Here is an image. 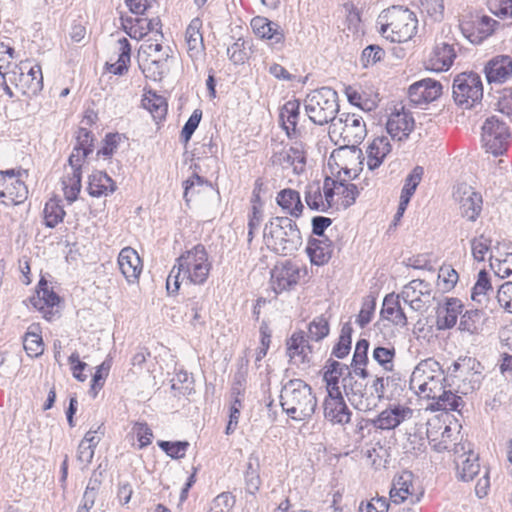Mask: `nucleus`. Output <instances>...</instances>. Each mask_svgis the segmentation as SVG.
Here are the masks:
<instances>
[{
    "label": "nucleus",
    "mask_w": 512,
    "mask_h": 512,
    "mask_svg": "<svg viewBox=\"0 0 512 512\" xmlns=\"http://www.w3.org/2000/svg\"><path fill=\"white\" fill-rule=\"evenodd\" d=\"M331 138L339 136L342 145L333 151L332 157H351L363 163L364 157L359 145L367 135L366 123L362 116L355 113H342L338 119L329 126Z\"/></svg>",
    "instance_id": "nucleus-1"
},
{
    "label": "nucleus",
    "mask_w": 512,
    "mask_h": 512,
    "mask_svg": "<svg viewBox=\"0 0 512 512\" xmlns=\"http://www.w3.org/2000/svg\"><path fill=\"white\" fill-rule=\"evenodd\" d=\"M280 404L291 419L307 421L315 413L317 399L309 384L302 379H291L282 387Z\"/></svg>",
    "instance_id": "nucleus-2"
},
{
    "label": "nucleus",
    "mask_w": 512,
    "mask_h": 512,
    "mask_svg": "<svg viewBox=\"0 0 512 512\" xmlns=\"http://www.w3.org/2000/svg\"><path fill=\"white\" fill-rule=\"evenodd\" d=\"M77 143L68 158V164L71 173H68L62 179L65 199L73 203L81 191L82 165L85 159L93 152V134L86 128H79L77 133Z\"/></svg>",
    "instance_id": "nucleus-3"
},
{
    "label": "nucleus",
    "mask_w": 512,
    "mask_h": 512,
    "mask_svg": "<svg viewBox=\"0 0 512 512\" xmlns=\"http://www.w3.org/2000/svg\"><path fill=\"white\" fill-rule=\"evenodd\" d=\"M380 33L391 42H406L417 32L416 14L400 5L383 10L377 19Z\"/></svg>",
    "instance_id": "nucleus-4"
},
{
    "label": "nucleus",
    "mask_w": 512,
    "mask_h": 512,
    "mask_svg": "<svg viewBox=\"0 0 512 512\" xmlns=\"http://www.w3.org/2000/svg\"><path fill=\"white\" fill-rule=\"evenodd\" d=\"M264 238L280 255H291L302 245L297 224L289 217H275L265 225Z\"/></svg>",
    "instance_id": "nucleus-5"
},
{
    "label": "nucleus",
    "mask_w": 512,
    "mask_h": 512,
    "mask_svg": "<svg viewBox=\"0 0 512 512\" xmlns=\"http://www.w3.org/2000/svg\"><path fill=\"white\" fill-rule=\"evenodd\" d=\"M304 108L306 115L315 125L331 124L339 112L338 94L330 87L315 89L307 94Z\"/></svg>",
    "instance_id": "nucleus-6"
},
{
    "label": "nucleus",
    "mask_w": 512,
    "mask_h": 512,
    "mask_svg": "<svg viewBox=\"0 0 512 512\" xmlns=\"http://www.w3.org/2000/svg\"><path fill=\"white\" fill-rule=\"evenodd\" d=\"M410 385L428 399H434L443 388L451 386L439 362L432 358L418 363L412 372Z\"/></svg>",
    "instance_id": "nucleus-7"
},
{
    "label": "nucleus",
    "mask_w": 512,
    "mask_h": 512,
    "mask_svg": "<svg viewBox=\"0 0 512 512\" xmlns=\"http://www.w3.org/2000/svg\"><path fill=\"white\" fill-rule=\"evenodd\" d=\"M176 266L183 273L182 279L196 285L206 282L212 268L206 248L202 244H197L182 253L176 259Z\"/></svg>",
    "instance_id": "nucleus-8"
},
{
    "label": "nucleus",
    "mask_w": 512,
    "mask_h": 512,
    "mask_svg": "<svg viewBox=\"0 0 512 512\" xmlns=\"http://www.w3.org/2000/svg\"><path fill=\"white\" fill-rule=\"evenodd\" d=\"M452 97L464 109H470L479 103L483 98L481 76L473 71L457 74L452 84Z\"/></svg>",
    "instance_id": "nucleus-9"
},
{
    "label": "nucleus",
    "mask_w": 512,
    "mask_h": 512,
    "mask_svg": "<svg viewBox=\"0 0 512 512\" xmlns=\"http://www.w3.org/2000/svg\"><path fill=\"white\" fill-rule=\"evenodd\" d=\"M511 133L505 122L497 116L488 117L482 125L481 139L487 153L499 156L506 152Z\"/></svg>",
    "instance_id": "nucleus-10"
},
{
    "label": "nucleus",
    "mask_w": 512,
    "mask_h": 512,
    "mask_svg": "<svg viewBox=\"0 0 512 512\" xmlns=\"http://www.w3.org/2000/svg\"><path fill=\"white\" fill-rule=\"evenodd\" d=\"M414 475L410 471H403L396 475L392 482L390 490V501L393 504L399 505L405 502L408 504H417L424 492L423 490H417L413 484Z\"/></svg>",
    "instance_id": "nucleus-11"
},
{
    "label": "nucleus",
    "mask_w": 512,
    "mask_h": 512,
    "mask_svg": "<svg viewBox=\"0 0 512 512\" xmlns=\"http://www.w3.org/2000/svg\"><path fill=\"white\" fill-rule=\"evenodd\" d=\"M399 296L414 311H425L433 300L432 286L425 280L414 279L403 287Z\"/></svg>",
    "instance_id": "nucleus-12"
},
{
    "label": "nucleus",
    "mask_w": 512,
    "mask_h": 512,
    "mask_svg": "<svg viewBox=\"0 0 512 512\" xmlns=\"http://www.w3.org/2000/svg\"><path fill=\"white\" fill-rule=\"evenodd\" d=\"M289 362L297 367H309L312 363L313 346L303 330L295 331L286 341Z\"/></svg>",
    "instance_id": "nucleus-13"
},
{
    "label": "nucleus",
    "mask_w": 512,
    "mask_h": 512,
    "mask_svg": "<svg viewBox=\"0 0 512 512\" xmlns=\"http://www.w3.org/2000/svg\"><path fill=\"white\" fill-rule=\"evenodd\" d=\"M251 28L260 39L267 40L274 50H281L285 43V34L282 27L266 17L256 16L251 20Z\"/></svg>",
    "instance_id": "nucleus-14"
},
{
    "label": "nucleus",
    "mask_w": 512,
    "mask_h": 512,
    "mask_svg": "<svg viewBox=\"0 0 512 512\" xmlns=\"http://www.w3.org/2000/svg\"><path fill=\"white\" fill-rule=\"evenodd\" d=\"M270 162L272 165L281 166L283 169L292 168L295 174L302 173L306 165V153L303 143L295 142L288 149L283 148L280 151H274Z\"/></svg>",
    "instance_id": "nucleus-15"
},
{
    "label": "nucleus",
    "mask_w": 512,
    "mask_h": 512,
    "mask_svg": "<svg viewBox=\"0 0 512 512\" xmlns=\"http://www.w3.org/2000/svg\"><path fill=\"white\" fill-rule=\"evenodd\" d=\"M464 305L462 301L454 297H446L438 304L436 309V327L438 330L453 328L462 314Z\"/></svg>",
    "instance_id": "nucleus-16"
},
{
    "label": "nucleus",
    "mask_w": 512,
    "mask_h": 512,
    "mask_svg": "<svg viewBox=\"0 0 512 512\" xmlns=\"http://www.w3.org/2000/svg\"><path fill=\"white\" fill-rule=\"evenodd\" d=\"M169 51L170 48L167 47L164 49L157 38H155L154 41L151 39L146 40L139 49V57H146L144 63L140 64V68L143 72L147 70L150 71L152 66H155L156 69H160L168 60Z\"/></svg>",
    "instance_id": "nucleus-17"
},
{
    "label": "nucleus",
    "mask_w": 512,
    "mask_h": 512,
    "mask_svg": "<svg viewBox=\"0 0 512 512\" xmlns=\"http://www.w3.org/2000/svg\"><path fill=\"white\" fill-rule=\"evenodd\" d=\"M367 381L358 380L353 377V373L345 377L342 381L344 393L351 405L359 411H369V402H367Z\"/></svg>",
    "instance_id": "nucleus-18"
},
{
    "label": "nucleus",
    "mask_w": 512,
    "mask_h": 512,
    "mask_svg": "<svg viewBox=\"0 0 512 512\" xmlns=\"http://www.w3.org/2000/svg\"><path fill=\"white\" fill-rule=\"evenodd\" d=\"M442 93L440 82L427 78L413 83L408 89V96L412 103L422 105L436 100Z\"/></svg>",
    "instance_id": "nucleus-19"
},
{
    "label": "nucleus",
    "mask_w": 512,
    "mask_h": 512,
    "mask_svg": "<svg viewBox=\"0 0 512 512\" xmlns=\"http://www.w3.org/2000/svg\"><path fill=\"white\" fill-rule=\"evenodd\" d=\"M300 280V269L291 261H286L272 271V288L276 294L295 287Z\"/></svg>",
    "instance_id": "nucleus-20"
},
{
    "label": "nucleus",
    "mask_w": 512,
    "mask_h": 512,
    "mask_svg": "<svg viewBox=\"0 0 512 512\" xmlns=\"http://www.w3.org/2000/svg\"><path fill=\"white\" fill-rule=\"evenodd\" d=\"M484 73L489 84H503L512 78V58L508 55H497L488 60Z\"/></svg>",
    "instance_id": "nucleus-21"
},
{
    "label": "nucleus",
    "mask_w": 512,
    "mask_h": 512,
    "mask_svg": "<svg viewBox=\"0 0 512 512\" xmlns=\"http://www.w3.org/2000/svg\"><path fill=\"white\" fill-rule=\"evenodd\" d=\"M426 435L430 445H432L435 451L443 452L449 449L452 429L439 418L428 420Z\"/></svg>",
    "instance_id": "nucleus-22"
},
{
    "label": "nucleus",
    "mask_w": 512,
    "mask_h": 512,
    "mask_svg": "<svg viewBox=\"0 0 512 512\" xmlns=\"http://www.w3.org/2000/svg\"><path fill=\"white\" fill-rule=\"evenodd\" d=\"M456 58V51L453 44L446 42L437 43L428 61L427 69L442 72L447 71Z\"/></svg>",
    "instance_id": "nucleus-23"
},
{
    "label": "nucleus",
    "mask_w": 512,
    "mask_h": 512,
    "mask_svg": "<svg viewBox=\"0 0 512 512\" xmlns=\"http://www.w3.org/2000/svg\"><path fill=\"white\" fill-rule=\"evenodd\" d=\"M414 124V119L410 113L404 110L397 111L389 116L386 129L392 139L403 141L413 130Z\"/></svg>",
    "instance_id": "nucleus-24"
},
{
    "label": "nucleus",
    "mask_w": 512,
    "mask_h": 512,
    "mask_svg": "<svg viewBox=\"0 0 512 512\" xmlns=\"http://www.w3.org/2000/svg\"><path fill=\"white\" fill-rule=\"evenodd\" d=\"M202 20L199 17L193 18L185 31L187 52L192 60H198L205 54V45L201 32Z\"/></svg>",
    "instance_id": "nucleus-25"
},
{
    "label": "nucleus",
    "mask_w": 512,
    "mask_h": 512,
    "mask_svg": "<svg viewBox=\"0 0 512 512\" xmlns=\"http://www.w3.org/2000/svg\"><path fill=\"white\" fill-rule=\"evenodd\" d=\"M118 265L121 273L129 283H134L138 280L142 271V261L136 250L131 247L123 248L118 256Z\"/></svg>",
    "instance_id": "nucleus-26"
},
{
    "label": "nucleus",
    "mask_w": 512,
    "mask_h": 512,
    "mask_svg": "<svg viewBox=\"0 0 512 512\" xmlns=\"http://www.w3.org/2000/svg\"><path fill=\"white\" fill-rule=\"evenodd\" d=\"M60 301L59 296L49 288L48 282L41 278L38 283L37 296L32 297V305L44 314L48 320L51 319L53 312L52 308Z\"/></svg>",
    "instance_id": "nucleus-27"
},
{
    "label": "nucleus",
    "mask_w": 512,
    "mask_h": 512,
    "mask_svg": "<svg viewBox=\"0 0 512 512\" xmlns=\"http://www.w3.org/2000/svg\"><path fill=\"white\" fill-rule=\"evenodd\" d=\"M411 414L412 410L409 407L396 405L382 411L376 419L372 420V424L381 430H391L398 427Z\"/></svg>",
    "instance_id": "nucleus-28"
},
{
    "label": "nucleus",
    "mask_w": 512,
    "mask_h": 512,
    "mask_svg": "<svg viewBox=\"0 0 512 512\" xmlns=\"http://www.w3.org/2000/svg\"><path fill=\"white\" fill-rule=\"evenodd\" d=\"M300 106V101L294 99L287 101L280 110L279 120L289 139L297 138L300 134L297 129Z\"/></svg>",
    "instance_id": "nucleus-29"
},
{
    "label": "nucleus",
    "mask_w": 512,
    "mask_h": 512,
    "mask_svg": "<svg viewBox=\"0 0 512 512\" xmlns=\"http://www.w3.org/2000/svg\"><path fill=\"white\" fill-rule=\"evenodd\" d=\"M306 252L312 264L322 266L332 257L333 243L328 237L310 238Z\"/></svg>",
    "instance_id": "nucleus-30"
},
{
    "label": "nucleus",
    "mask_w": 512,
    "mask_h": 512,
    "mask_svg": "<svg viewBox=\"0 0 512 512\" xmlns=\"http://www.w3.org/2000/svg\"><path fill=\"white\" fill-rule=\"evenodd\" d=\"M401 296L388 294L385 296L381 309L383 319L391 321L394 325L404 327L407 325V317L400 305Z\"/></svg>",
    "instance_id": "nucleus-31"
},
{
    "label": "nucleus",
    "mask_w": 512,
    "mask_h": 512,
    "mask_svg": "<svg viewBox=\"0 0 512 512\" xmlns=\"http://www.w3.org/2000/svg\"><path fill=\"white\" fill-rule=\"evenodd\" d=\"M391 152V144L387 137H376L367 148V166L369 170H375L383 163Z\"/></svg>",
    "instance_id": "nucleus-32"
},
{
    "label": "nucleus",
    "mask_w": 512,
    "mask_h": 512,
    "mask_svg": "<svg viewBox=\"0 0 512 512\" xmlns=\"http://www.w3.org/2000/svg\"><path fill=\"white\" fill-rule=\"evenodd\" d=\"M87 190L92 197L106 196L116 190V184L106 172L94 171L89 176Z\"/></svg>",
    "instance_id": "nucleus-33"
},
{
    "label": "nucleus",
    "mask_w": 512,
    "mask_h": 512,
    "mask_svg": "<svg viewBox=\"0 0 512 512\" xmlns=\"http://www.w3.org/2000/svg\"><path fill=\"white\" fill-rule=\"evenodd\" d=\"M276 202L292 217L298 218L302 215L304 206L298 191L291 188L282 189L277 194Z\"/></svg>",
    "instance_id": "nucleus-34"
},
{
    "label": "nucleus",
    "mask_w": 512,
    "mask_h": 512,
    "mask_svg": "<svg viewBox=\"0 0 512 512\" xmlns=\"http://www.w3.org/2000/svg\"><path fill=\"white\" fill-rule=\"evenodd\" d=\"M323 407L325 418L332 423L346 424L350 421L351 412L349 411L344 398L325 399Z\"/></svg>",
    "instance_id": "nucleus-35"
},
{
    "label": "nucleus",
    "mask_w": 512,
    "mask_h": 512,
    "mask_svg": "<svg viewBox=\"0 0 512 512\" xmlns=\"http://www.w3.org/2000/svg\"><path fill=\"white\" fill-rule=\"evenodd\" d=\"M482 196L471 187L463 192L460 199V210L463 217L475 221L482 210Z\"/></svg>",
    "instance_id": "nucleus-36"
},
{
    "label": "nucleus",
    "mask_w": 512,
    "mask_h": 512,
    "mask_svg": "<svg viewBox=\"0 0 512 512\" xmlns=\"http://www.w3.org/2000/svg\"><path fill=\"white\" fill-rule=\"evenodd\" d=\"M245 490L251 495H255L262 484L260 478V461L256 453H251L244 472Z\"/></svg>",
    "instance_id": "nucleus-37"
},
{
    "label": "nucleus",
    "mask_w": 512,
    "mask_h": 512,
    "mask_svg": "<svg viewBox=\"0 0 512 512\" xmlns=\"http://www.w3.org/2000/svg\"><path fill=\"white\" fill-rule=\"evenodd\" d=\"M487 320V314L483 309H471L467 310L461 315L459 329L462 332H467L470 335L479 334L485 321Z\"/></svg>",
    "instance_id": "nucleus-38"
},
{
    "label": "nucleus",
    "mask_w": 512,
    "mask_h": 512,
    "mask_svg": "<svg viewBox=\"0 0 512 512\" xmlns=\"http://www.w3.org/2000/svg\"><path fill=\"white\" fill-rule=\"evenodd\" d=\"M367 383H369L367 390V402H369V411L374 409L378 402L385 398L389 399L394 396L393 392H391L390 395H387L384 376L375 375L370 380H367Z\"/></svg>",
    "instance_id": "nucleus-39"
},
{
    "label": "nucleus",
    "mask_w": 512,
    "mask_h": 512,
    "mask_svg": "<svg viewBox=\"0 0 512 512\" xmlns=\"http://www.w3.org/2000/svg\"><path fill=\"white\" fill-rule=\"evenodd\" d=\"M141 103L143 108L151 113L155 121L158 122L165 119L168 105L164 97L157 95L155 92L149 91L144 94Z\"/></svg>",
    "instance_id": "nucleus-40"
},
{
    "label": "nucleus",
    "mask_w": 512,
    "mask_h": 512,
    "mask_svg": "<svg viewBox=\"0 0 512 512\" xmlns=\"http://www.w3.org/2000/svg\"><path fill=\"white\" fill-rule=\"evenodd\" d=\"M19 81L27 88L32 94H37L43 88V75L40 65L30 66L24 72H19Z\"/></svg>",
    "instance_id": "nucleus-41"
},
{
    "label": "nucleus",
    "mask_w": 512,
    "mask_h": 512,
    "mask_svg": "<svg viewBox=\"0 0 512 512\" xmlns=\"http://www.w3.org/2000/svg\"><path fill=\"white\" fill-rule=\"evenodd\" d=\"M493 291L488 272L484 269L478 273V279L471 292V299L483 305L489 301V293Z\"/></svg>",
    "instance_id": "nucleus-42"
},
{
    "label": "nucleus",
    "mask_w": 512,
    "mask_h": 512,
    "mask_svg": "<svg viewBox=\"0 0 512 512\" xmlns=\"http://www.w3.org/2000/svg\"><path fill=\"white\" fill-rule=\"evenodd\" d=\"M305 202L311 210L327 212L332 205L325 204L319 182H312L306 186Z\"/></svg>",
    "instance_id": "nucleus-43"
},
{
    "label": "nucleus",
    "mask_w": 512,
    "mask_h": 512,
    "mask_svg": "<svg viewBox=\"0 0 512 512\" xmlns=\"http://www.w3.org/2000/svg\"><path fill=\"white\" fill-rule=\"evenodd\" d=\"M119 55L115 63L108 66L109 72L114 75H123L128 71V65L131 59V45L126 38L118 40Z\"/></svg>",
    "instance_id": "nucleus-44"
},
{
    "label": "nucleus",
    "mask_w": 512,
    "mask_h": 512,
    "mask_svg": "<svg viewBox=\"0 0 512 512\" xmlns=\"http://www.w3.org/2000/svg\"><path fill=\"white\" fill-rule=\"evenodd\" d=\"M0 186L6 188L7 199L13 205L23 203L28 197V188L20 178L11 182L4 178L2 183L0 182Z\"/></svg>",
    "instance_id": "nucleus-45"
},
{
    "label": "nucleus",
    "mask_w": 512,
    "mask_h": 512,
    "mask_svg": "<svg viewBox=\"0 0 512 512\" xmlns=\"http://www.w3.org/2000/svg\"><path fill=\"white\" fill-rule=\"evenodd\" d=\"M478 461V454L469 450L461 464H457L459 476L463 481L473 480L474 477L478 475L480 472V464Z\"/></svg>",
    "instance_id": "nucleus-46"
},
{
    "label": "nucleus",
    "mask_w": 512,
    "mask_h": 512,
    "mask_svg": "<svg viewBox=\"0 0 512 512\" xmlns=\"http://www.w3.org/2000/svg\"><path fill=\"white\" fill-rule=\"evenodd\" d=\"M396 349L394 346H376L372 352V358L385 372L394 371Z\"/></svg>",
    "instance_id": "nucleus-47"
},
{
    "label": "nucleus",
    "mask_w": 512,
    "mask_h": 512,
    "mask_svg": "<svg viewBox=\"0 0 512 512\" xmlns=\"http://www.w3.org/2000/svg\"><path fill=\"white\" fill-rule=\"evenodd\" d=\"M353 328L350 323H345L340 331L338 342L334 345L331 355L338 358H345L351 350Z\"/></svg>",
    "instance_id": "nucleus-48"
},
{
    "label": "nucleus",
    "mask_w": 512,
    "mask_h": 512,
    "mask_svg": "<svg viewBox=\"0 0 512 512\" xmlns=\"http://www.w3.org/2000/svg\"><path fill=\"white\" fill-rule=\"evenodd\" d=\"M329 321L324 315L317 316L308 325L307 339L319 342L329 335Z\"/></svg>",
    "instance_id": "nucleus-49"
},
{
    "label": "nucleus",
    "mask_w": 512,
    "mask_h": 512,
    "mask_svg": "<svg viewBox=\"0 0 512 512\" xmlns=\"http://www.w3.org/2000/svg\"><path fill=\"white\" fill-rule=\"evenodd\" d=\"M433 400H436L437 408L442 410L457 411L464 404L460 396H457L451 390H447V388H443Z\"/></svg>",
    "instance_id": "nucleus-50"
},
{
    "label": "nucleus",
    "mask_w": 512,
    "mask_h": 512,
    "mask_svg": "<svg viewBox=\"0 0 512 512\" xmlns=\"http://www.w3.org/2000/svg\"><path fill=\"white\" fill-rule=\"evenodd\" d=\"M498 24V22L492 19L489 16L481 17L475 24L474 29L478 32L477 35L475 33H471L469 35V39L472 43H480L488 36H490L494 32V26Z\"/></svg>",
    "instance_id": "nucleus-51"
},
{
    "label": "nucleus",
    "mask_w": 512,
    "mask_h": 512,
    "mask_svg": "<svg viewBox=\"0 0 512 512\" xmlns=\"http://www.w3.org/2000/svg\"><path fill=\"white\" fill-rule=\"evenodd\" d=\"M43 216L45 226L54 228L63 221L65 211L57 202L50 200L45 204Z\"/></svg>",
    "instance_id": "nucleus-52"
},
{
    "label": "nucleus",
    "mask_w": 512,
    "mask_h": 512,
    "mask_svg": "<svg viewBox=\"0 0 512 512\" xmlns=\"http://www.w3.org/2000/svg\"><path fill=\"white\" fill-rule=\"evenodd\" d=\"M23 347L29 357L36 358L43 354L44 343L39 333L28 331L23 338Z\"/></svg>",
    "instance_id": "nucleus-53"
},
{
    "label": "nucleus",
    "mask_w": 512,
    "mask_h": 512,
    "mask_svg": "<svg viewBox=\"0 0 512 512\" xmlns=\"http://www.w3.org/2000/svg\"><path fill=\"white\" fill-rule=\"evenodd\" d=\"M418 7L422 14L433 21L440 22L444 17V0H419Z\"/></svg>",
    "instance_id": "nucleus-54"
},
{
    "label": "nucleus",
    "mask_w": 512,
    "mask_h": 512,
    "mask_svg": "<svg viewBox=\"0 0 512 512\" xmlns=\"http://www.w3.org/2000/svg\"><path fill=\"white\" fill-rule=\"evenodd\" d=\"M424 174L422 166H415L413 170L405 178V183L401 191V197L411 199L420 184Z\"/></svg>",
    "instance_id": "nucleus-55"
},
{
    "label": "nucleus",
    "mask_w": 512,
    "mask_h": 512,
    "mask_svg": "<svg viewBox=\"0 0 512 512\" xmlns=\"http://www.w3.org/2000/svg\"><path fill=\"white\" fill-rule=\"evenodd\" d=\"M490 266L498 277H509L512 274V245L507 246L504 259L491 258Z\"/></svg>",
    "instance_id": "nucleus-56"
},
{
    "label": "nucleus",
    "mask_w": 512,
    "mask_h": 512,
    "mask_svg": "<svg viewBox=\"0 0 512 512\" xmlns=\"http://www.w3.org/2000/svg\"><path fill=\"white\" fill-rule=\"evenodd\" d=\"M158 446L172 459L183 458L190 446L187 441H158Z\"/></svg>",
    "instance_id": "nucleus-57"
},
{
    "label": "nucleus",
    "mask_w": 512,
    "mask_h": 512,
    "mask_svg": "<svg viewBox=\"0 0 512 512\" xmlns=\"http://www.w3.org/2000/svg\"><path fill=\"white\" fill-rule=\"evenodd\" d=\"M247 44L246 40L239 38L227 48V55L234 64H243L249 58L246 51Z\"/></svg>",
    "instance_id": "nucleus-58"
},
{
    "label": "nucleus",
    "mask_w": 512,
    "mask_h": 512,
    "mask_svg": "<svg viewBox=\"0 0 512 512\" xmlns=\"http://www.w3.org/2000/svg\"><path fill=\"white\" fill-rule=\"evenodd\" d=\"M491 242V239L486 237L484 234H481L478 237H474L471 240L472 255L476 261H484L485 255L491 247Z\"/></svg>",
    "instance_id": "nucleus-59"
},
{
    "label": "nucleus",
    "mask_w": 512,
    "mask_h": 512,
    "mask_svg": "<svg viewBox=\"0 0 512 512\" xmlns=\"http://www.w3.org/2000/svg\"><path fill=\"white\" fill-rule=\"evenodd\" d=\"M201 118L202 111L200 109H195L181 130L180 139L182 142L187 144L190 141L192 135L199 126Z\"/></svg>",
    "instance_id": "nucleus-60"
},
{
    "label": "nucleus",
    "mask_w": 512,
    "mask_h": 512,
    "mask_svg": "<svg viewBox=\"0 0 512 512\" xmlns=\"http://www.w3.org/2000/svg\"><path fill=\"white\" fill-rule=\"evenodd\" d=\"M475 363L476 360L470 357L459 359L448 368V373L451 378H462L469 370L474 369Z\"/></svg>",
    "instance_id": "nucleus-61"
},
{
    "label": "nucleus",
    "mask_w": 512,
    "mask_h": 512,
    "mask_svg": "<svg viewBox=\"0 0 512 512\" xmlns=\"http://www.w3.org/2000/svg\"><path fill=\"white\" fill-rule=\"evenodd\" d=\"M235 504V499L230 492H222L217 495L211 505V510L214 512H228Z\"/></svg>",
    "instance_id": "nucleus-62"
},
{
    "label": "nucleus",
    "mask_w": 512,
    "mask_h": 512,
    "mask_svg": "<svg viewBox=\"0 0 512 512\" xmlns=\"http://www.w3.org/2000/svg\"><path fill=\"white\" fill-rule=\"evenodd\" d=\"M385 56V51L378 45L367 46L361 56L363 65L367 67L370 64H375L381 61Z\"/></svg>",
    "instance_id": "nucleus-63"
},
{
    "label": "nucleus",
    "mask_w": 512,
    "mask_h": 512,
    "mask_svg": "<svg viewBox=\"0 0 512 512\" xmlns=\"http://www.w3.org/2000/svg\"><path fill=\"white\" fill-rule=\"evenodd\" d=\"M497 299L506 311L512 313V282H505L499 287Z\"/></svg>",
    "instance_id": "nucleus-64"
}]
</instances>
